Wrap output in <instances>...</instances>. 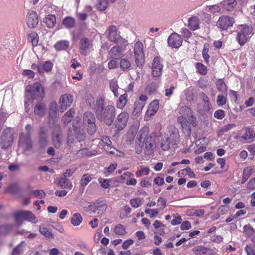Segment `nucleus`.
Listing matches in <instances>:
<instances>
[{
  "mask_svg": "<svg viewBox=\"0 0 255 255\" xmlns=\"http://www.w3.org/2000/svg\"><path fill=\"white\" fill-rule=\"evenodd\" d=\"M94 110L97 119L107 126H111L115 117V108L111 104L106 105L104 100L100 98L97 100L94 105Z\"/></svg>",
  "mask_w": 255,
  "mask_h": 255,
  "instance_id": "1",
  "label": "nucleus"
},
{
  "mask_svg": "<svg viewBox=\"0 0 255 255\" xmlns=\"http://www.w3.org/2000/svg\"><path fill=\"white\" fill-rule=\"evenodd\" d=\"M25 97L27 101L25 102V108L26 112H28L29 109L28 106L29 103H31L34 99H42L44 96V92L41 85L38 83H34L32 86L28 85L25 88Z\"/></svg>",
  "mask_w": 255,
  "mask_h": 255,
  "instance_id": "2",
  "label": "nucleus"
},
{
  "mask_svg": "<svg viewBox=\"0 0 255 255\" xmlns=\"http://www.w3.org/2000/svg\"><path fill=\"white\" fill-rule=\"evenodd\" d=\"M179 114L180 116L178 118V122L180 124L183 128H187L191 132V128L189 126L192 125L194 127L196 125V119L193 115L190 108L186 106L181 107Z\"/></svg>",
  "mask_w": 255,
  "mask_h": 255,
  "instance_id": "3",
  "label": "nucleus"
},
{
  "mask_svg": "<svg viewBox=\"0 0 255 255\" xmlns=\"http://www.w3.org/2000/svg\"><path fill=\"white\" fill-rule=\"evenodd\" d=\"M14 130L11 128H6L0 136V148L2 150H8L12 146L14 140Z\"/></svg>",
  "mask_w": 255,
  "mask_h": 255,
  "instance_id": "4",
  "label": "nucleus"
},
{
  "mask_svg": "<svg viewBox=\"0 0 255 255\" xmlns=\"http://www.w3.org/2000/svg\"><path fill=\"white\" fill-rule=\"evenodd\" d=\"M253 28L247 25H241L237 31L236 39L239 43L243 46L245 45L253 35Z\"/></svg>",
  "mask_w": 255,
  "mask_h": 255,
  "instance_id": "5",
  "label": "nucleus"
},
{
  "mask_svg": "<svg viewBox=\"0 0 255 255\" xmlns=\"http://www.w3.org/2000/svg\"><path fill=\"white\" fill-rule=\"evenodd\" d=\"M96 119L94 114L91 112H85L83 117V126L87 128L88 133L94 134L97 130Z\"/></svg>",
  "mask_w": 255,
  "mask_h": 255,
  "instance_id": "6",
  "label": "nucleus"
},
{
  "mask_svg": "<svg viewBox=\"0 0 255 255\" xmlns=\"http://www.w3.org/2000/svg\"><path fill=\"white\" fill-rule=\"evenodd\" d=\"M18 146L22 149V153L28 156L32 149V142L30 136L21 133L19 136Z\"/></svg>",
  "mask_w": 255,
  "mask_h": 255,
  "instance_id": "7",
  "label": "nucleus"
},
{
  "mask_svg": "<svg viewBox=\"0 0 255 255\" xmlns=\"http://www.w3.org/2000/svg\"><path fill=\"white\" fill-rule=\"evenodd\" d=\"M15 222L20 225L22 220H27L33 223H36L38 220L35 216L30 211L20 210L15 212L14 214Z\"/></svg>",
  "mask_w": 255,
  "mask_h": 255,
  "instance_id": "8",
  "label": "nucleus"
},
{
  "mask_svg": "<svg viewBox=\"0 0 255 255\" xmlns=\"http://www.w3.org/2000/svg\"><path fill=\"white\" fill-rule=\"evenodd\" d=\"M134 53L135 62L137 67L142 68L144 63V54L143 52V45L140 42H137L134 44Z\"/></svg>",
  "mask_w": 255,
  "mask_h": 255,
  "instance_id": "9",
  "label": "nucleus"
},
{
  "mask_svg": "<svg viewBox=\"0 0 255 255\" xmlns=\"http://www.w3.org/2000/svg\"><path fill=\"white\" fill-rule=\"evenodd\" d=\"M128 117V114L126 112H123L118 116L114 124L115 133H119L126 127Z\"/></svg>",
  "mask_w": 255,
  "mask_h": 255,
  "instance_id": "10",
  "label": "nucleus"
},
{
  "mask_svg": "<svg viewBox=\"0 0 255 255\" xmlns=\"http://www.w3.org/2000/svg\"><path fill=\"white\" fill-rule=\"evenodd\" d=\"M106 34L108 35V38L111 41L115 43H119L121 41H125L120 34L118 33V29L116 26L111 25L109 26L106 31Z\"/></svg>",
  "mask_w": 255,
  "mask_h": 255,
  "instance_id": "11",
  "label": "nucleus"
},
{
  "mask_svg": "<svg viewBox=\"0 0 255 255\" xmlns=\"http://www.w3.org/2000/svg\"><path fill=\"white\" fill-rule=\"evenodd\" d=\"M234 22V19L233 17L222 15L219 17L216 25L218 28L224 30L232 26Z\"/></svg>",
  "mask_w": 255,
  "mask_h": 255,
  "instance_id": "12",
  "label": "nucleus"
},
{
  "mask_svg": "<svg viewBox=\"0 0 255 255\" xmlns=\"http://www.w3.org/2000/svg\"><path fill=\"white\" fill-rule=\"evenodd\" d=\"M163 64L159 57H155L152 65V75L153 77H160L162 74Z\"/></svg>",
  "mask_w": 255,
  "mask_h": 255,
  "instance_id": "13",
  "label": "nucleus"
},
{
  "mask_svg": "<svg viewBox=\"0 0 255 255\" xmlns=\"http://www.w3.org/2000/svg\"><path fill=\"white\" fill-rule=\"evenodd\" d=\"M73 102V97L69 94L62 95L59 99V107L63 112L68 107H69Z\"/></svg>",
  "mask_w": 255,
  "mask_h": 255,
  "instance_id": "14",
  "label": "nucleus"
},
{
  "mask_svg": "<svg viewBox=\"0 0 255 255\" xmlns=\"http://www.w3.org/2000/svg\"><path fill=\"white\" fill-rule=\"evenodd\" d=\"M167 41L170 46L178 48L181 45L183 39L179 34L173 32L169 36Z\"/></svg>",
  "mask_w": 255,
  "mask_h": 255,
  "instance_id": "15",
  "label": "nucleus"
},
{
  "mask_svg": "<svg viewBox=\"0 0 255 255\" xmlns=\"http://www.w3.org/2000/svg\"><path fill=\"white\" fill-rule=\"evenodd\" d=\"M169 135H166L171 143L175 145L178 144L179 142V133L178 130L174 127H171L169 130Z\"/></svg>",
  "mask_w": 255,
  "mask_h": 255,
  "instance_id": "16",
  "label": "nucleus"
},
{
  "mask_svg": "<svg viewBox=\"0 0 255 255\" xmlns=\"http://www.w3.org/2000/svg\"><path fill=\"white\" fill-rule=\"evenodd\" d=\"M26 22L29 27H36L38 23V18L36 13L33 11L29 12L26 16Z\"/></svg>",
  "mask_w": 255,
  "mask_h": 255,
  "instance_id": "17",
  "label": "nucleus"
},
{
  "mask_svg": "<svg viewBox=\"0 0 255 255\" xmlns=\"http://www.w3.org/2000/svg\"><path fill=\"white\" fill-rule=\"evenodd\" d=\"M80 53L84 55H87L89 53V49L91 45V42L87 38H83L80 42Z\"/></svg>",
  "mask_w": 255,
  "mask_h": 255,
  "instance_id": "18",
  "label": "nucleus"
},
{
  "mask_svg": "<svg viewBox=\"0 0 255 255\" xmlns=\"http://www.w3.org/2000/svg\"><path fill=\"white\" fill-rule=\"evenodd\" d=\"M219 4L225 10L232 11L236 7L238 2L236 0H224Z\"/></svg>",
  "mask_w": 255,
  "mask_h": 255,
  "instance_id": "19",
  "label": "nucleus"
},
{
  "mask_svg": "<svg viewBox=\"0 0 255 255\" xmlns=\"http://www.w3.org/2000/svg\"><path fill=\"white\" fill-rule=\"evenodd\" d=\"M193 252L195 255H214L212 250L202 246L194 248Z\"/></svg>",
  "mask_w": 255,
  "mask_h": 255,
  "instance_id": "20",
  "label": "nucleus"
},
{
  "mask_svg": "<svg viewBox=\"0 0 255 255\" xmlns=\"http://www.w3.org/2000/svg\"><path fill=\"white\" fill-rule=\"evenodd\" d=\"M124 49L119 46H114L109 51V55L113 59H118L123 56Z\"/></svg>",
  "mask_w": 255,
  "mask_h": 255,
  "instance_id": "21",
  "label": "nucleus"
},
{
  "mask_svg": "<svg viewBox=\"0 0 255 255\" xmlns=\"http://www.w3.org/2000/svg\"><path fill=\"white\" fill-rule=\"evenodd\" d=\"M53 64L50 61H46L43 63H39L38 67V72L40 74H42L44 71L49 72L51 71Z\"/></svg>",
  "mask_w": 255,
  "mask_h": 255,
  "instance_id": "22",
  "label": "nucleus"
},
{
  "mask_svg": "<svg viewBox=\"0 0 255 255\" xmlns=\"http://www.w3.org/2000/svg\"><path fill=\"white\" fill-rule=\"evenodd\" d=\"M159 109V102L157 100H154L148 106L146 112V116L150 117L154 115Z\"/></svg>",
  "mask_w": 255,
  "mask_h": 255,
  "instance_id": "23",
  "label": "nucleus"
},
{
  "mask_svg": "<svg viewBox=\"0 0 255 255\" xmlns=\"http://www.w3.org/2000/svg\"><path fill=\"white\" fill-rule=\"evenodd\" d=\"M39 144L42 148H44L48 144V133L44 128H41L39 130Z\"/></svg>",
  "mask_w": 255,
  "mask_h": 255,
  "instance_id": "24",
  "label": "nucleus"
},
{
  "mask_svg": "<svg viewBox=\"0 0 255 255\" xmlns=\"http://www.w3.org/2000/svg\"><path fill=\"white\" fill-rule=\"evenodd\" d=\"M43 22L49 28L54 27L56 22V18L54 14H48L46 15L43 19Z\"/></svg>",
  "mask_w": 255,
  "mask_h": 255,
  "instance_id": "25",
  "label": "nucleus"
},
{
  "mask_svg": "<svg viewBox=\"0 0 255 255\" xmlns=\"http://www.w3.org/2000/svg\"><path fill=\"white\" fill-rule=\"evenodd\" d=\"M62 135L58 132H54L52 137V144L56 148H59L62 145Z\"/></svg>",
  "mask_w": 255,
  "mask_h": 255,
  "instance_id": "26",
  "label": "nucleus"
},
{
  "mask_svg": "<svg viewBox=\"0 0 255 255\" xmlns=\"http://www.w3.org/2000/svg\"><path fill=\"white\" fill-rule=\"evenodd\" d=\"M69 46V41L68 40H60L54 45V48L56 50H66Z\"/></svg>",
  "mask_w": 255,
  "mask_h": 255,
  "instance_id": "27",
  "label": "nucleus"
},
{
  "mask_svg": "<svg viewBox=\"0 0 255 255\" xmlns=\"http://www.w3.org/2000/svg\"><path fill=\"white\" fill-rule=\"evenodd\" d=\"M148 128L147 127H144L140 129L137 135V138L140 143H144V139L148 136Z\"/></svg>",
  "mask_w": 255,
  "mask_h": 255,
  "instance_id": "28",
  "label": "nucleus"
},
{
  "mask_svg": "<svg viewBox=\"0 0 255 255\" xmlns=\"http://www.w3.org/2000/svg\"><path fill=\"white\" fill-rule=\"evenodd\" d=\"M175 145L171 143L169 139L165 135L162 138L161 141V147L163 150H167L171 147H173Z\"/></svg>",
  "mask_w": 255,
  "mask_h": 255,
  "instance_id": "29",
  "label": "nucleus"
},
{
  "mask_svg": "<svg viewBox=\"0 0 255 255\" xmlns=\"http://www.w3.org/2000/svg\"><path fill=\"white\" fill-rule=\"evenodd\" d=\"M75 132L76 137L79 142L85 139L86 136V133L84 128L81 127L77 128L75 129Z\"/></svg>",
  "mask_w": 255,
  "mask_h": 255,
  "instance_id": "30",
  "label": "nucleus"
},
{
  "mask_svg": "<svg viewBox=\"0 0 255 255\" xmlns=\"http://www.w3.org/2000/svg\"><path fill=\"white\" fill-rule=\"evenodd\" d=\"M62 24L68 29L73 28L75 25V20L71 17H66L63 19Z\"/></svg>",
  "mask_w": 255,
  "mask_h": 255,
  "instance_id": "31",
  "label": "nucleus"
},
{
  "mask_svg": "<svg viewBox=\"0 0 255 255\" xmlns=\"http://www.w3.org/2000/svg\"><path fill=\"white\" fill-rule=\"evenodd\" d=\"M4 46L5 49H8L9 51H12L16 46L15 38L13 37H10L9 38L5 40V41H4Z\"/></svg>",
  "mask_w": 255,
  "mask_h": 255,
  "instance_id": "32",
  "label": "nucleus"
},
{
  "mask_svg": "<svg viewBox=\"0 0 255 255\" xmlns=\"http://www.w3.org/2000/svg\"><path fill=\"white\" fill-rule=\"evenodd\" d=\"M58 184L61 188L68 189H71L73 186L72 183L67 178L65 177H61Z\"/></svg>",
  "mask_w": 255,
  "mask_h": 255,
  "instance_id": "33",
  "label": "nucleus"
},
{
  "mask_svg": "<svg viewBox=\"0 0 255 255\" xmlns=\"http://www.w3.org/2000/svg\"><path fill=\"white\" fill-rule=\"evenodd\" d=\"M128 101V95L125 93L121 95L117 102V107L122 109L126 105Z\"/></svg>",
  "mask_w": 255,
  "mask_h": 255,
  "instance_id": "34",
  "label": "nucleus"
},
{
  "mask_svg": "<svg viewBox=\"0 0 255 255\" xmlns=\"http://www.w3.org/2000/svg\"><path fill=\"white\" fill-rule=\"evenodd\" d=\"M188 27L192 30L199 28L198 18L196 17H192L189 19Z\"/></svg>",
  "mask_w": 255,
  "mask_h": 255,
  "instance_id": "35",
  "label": "nucleus"
},
{
  "mask_svg": "<svg viewBox=\"0 0 255 255\" xmlns=\"http://www.w3.org/2000/svg\"><path fill=\"white\" fill-rule=\"evenodd\" d=\"M83 218L80 213H75L71 219V224L74 226H79L82 222Z\"/></svg>",
  "mask_w": 255,
  "mask_h": 255,
  "instance_id": "36",
  "label": "nucleus"
},
{
  "mask_svg": "<svg viewBox=\"0 0 255 255\" xmlns=\"http://www.w3.org/2000/svg\"><path fill=\"white\" fill-rule=\"evenodd\" d=\"M243 229L244 233L248 237L252 238L253 240L255 239L253 236L255 234V230L250 224L245 225Z\"/></svg>",
  "mask_w": 255,
  "mask_h": 255,
  "instance_id": "37",
  "label": "nucleus"
},
{
  "mask_svg": "<svg viewBox=\"0 0 255 255\" xmlns=\"http://www.w3.org/2000/svg\"><path fill=\"white\" fill-rule=\"evenodd\" d=\"M45 110V108L44 104L41 102H38L35 105L34 112L35 114L39 116H42L44 114Z\"/></svg>",
  "mask_w": 255,
  "mask_h": 255,
  "instance_id": "38",
  "label": "nucleus"
},
{
  "mask_svg": "<svg viewBox=\"0 0 255 255\" xmlns=\"http://www.w3.org/2000/svg\"><path fill=\"white\" fill-rule=\"evenodd\" d=\"M216 85L219 91L222 92V93H225L227 92V86L222 79H218L216 82Z\"/></svg>",
  "mask_w": 255,
  "mask_h": 255,
  "instance_id": "39",
  "label": "nucleus"
},
{
  "mask_svg": "<svg viewBox=\"0 0 255 255\" xmlns=\"http://www.w3.org/2000/svg\"><path fill=\"white\" fill-rule=\"evenodd\" d=\"M75 114L74 111L71 109H70L63 116V120L65 124L70 123L74 117Z\"/></svg>",
  "mask_w": 255,
  "mask_h": 255,
  "instance_id": "40",
  "label": "nucleus"
},
{
  "mask_svg": "<svg viewBox=\"0 0 255 255\" xmlns=\"http://www.w3.org/2000/svg\"><path fill=\"white\" fill-rule=\"evenodd\" d=\"M110 88L112 91L113 92L115 97H117L119 95L118 93L119 86L117 81L115 80H112L110 82Z\"/></svg>",
  "mask_w": 255,
  "mask_h": 255,
  "instance_id": "41",
  "label": "nucleus"
},
{
  "mask_svg": "<svg viewBox=\"0 0 255 255\" xmlns=\"http://www.w3.org/2000/svg\"><path fill=\"white\" fill-rule=\"evenodd\" d=\"M28 40L30 41L33 46H36L38 42V35L35 32H31L28 34Z\"/></svg>",
  "mask_w": 255,
  "mask_h": 255,
  "instance_id": "42",
  "label": "nucleus"
},
{
  "mask_svg": "<svg viewBox=\"0 0 255 255\" xmlns=\"http://www.w3.org/2000/svg\"><path fill=\"white\" fill-rule=\"evenodd\" d=\"M253 169L251 167H248L244 169L242 183H244L252 174Z\"/></svg>",
  "mask_w": 255,
  "mask_h": 255,
  "instance_id": "43",
  "label": "nucleus"
},
{
  "mask_svg": "<svg viewBox=\"0 0 255 255\" xmlns=\"http://www.w3.org/2000/svg\"><path fill=\"white\" fill-rule=\"evenodd\" d=\"M131 66V63L130 61L125 58L122 59L120 61V68L123 70L125 71L128 69Z\"/></svg>",
  "mask_w": 255,
  "mask_h": 255,
  "instance_id": "44",
  "label": "nucleus"
},
{
  "mask_svg": "<svg viewBox=\"0 0 255 255\" xmlns=\"http://www.w3.org/2000/svg\"><path fill=\"white\" fill-rule=\"evenodd\" d=\"M114 232L118 235H124L127 233L125 227L122 224L116 225L114 229Z\"/></svg>",
  "mask_w": 255,
  "mask_h": 255,
  "instance_id": "45",
  "label": "nucleus"
},
{
  "mask_svg": "<svg viewBox=\"0 0 255 255\" xmlns=\"http://www.w3.org/2000/svg\"><path fill=\"white\" fill-rule=\"evenodd\" d=\"M208 8V11L215 14L216 13H220L221 11V5L219 4H214L207 6Z\"/></svg>",
  "mask_w": 255,
  "mask_h": 255,
  "instance_id": "46",
  "label": "nucleus"
},
{
  "mask_svg": "<svg viewBox=\"0 0 255 255\" xmlns=\"http://www.w3.org/2000/svg\"><path fill=\"white\" fill-rule=\"evenodd\" d=\"M108 1L107 0H99L97 4V7L100 11L104 10L108 6Z\"/></svg>",
  "mask_w": 255,
  "mask_h": 255,
  "instance_id": "47",
  "label": "nucleus"
},
{
  "mask_svg": "<svg viewBox=\"0 0 255 255\" xmlns=\"http://www.w3.org/2000/svg\"><path fill=\"white\" fill-rule=\"evenodd\" d=\"M39 231L41 234L45 237L49 238H54V235L46 227H40Z\"/></svg>",
  "mask_w": 255,
  "mask_h": 255,
  "instance_id": "48",
  "label": "nucleus"
},
{
  "mask_svg": "<svg viewBox=\"0 0 255 255\" xmlns=\"http://www.w3.org/2000/svg\"><path fill=\"white\" fill-rule=\"evenodd\" d=\"M157 88V85L154 83H151L147 85L145 89V91L148 94H152L156 91Z\"/></svg>",
  "mask_w": 255,
  "mask_h": 255,
  "instance_id": "49",
  "label": "nucleus"
},
{
  "mask_svg": "<svg viewBox=\"0 0 255 255\" xmlns=\"http://www.w3.org/2000/svg\"><path fill=\"white\" fill-rule=\"evenodd\" d=\"M92 180L91 177L89 174H84L81 180V185L82 186H86Z\"/></svg>",
  "mask_w": 255,
  "mask_h": 255,
  "instance_id": "50",
  "label": "nucleus"
},
{
  "mask_svg": "<svg viewBox=\"0 0 255 255\" xmlns=\"http://www.w3.org/2000/svg\"><path fill=\"white\" fill-rule=\"evenodd\" d=\"M23 243H21L15 248L13 250L12 255H20L22 254L23 251Z\"/></svg>",
  "mask_w": 255,
  "mask_h": 255,
  "instance_id": "51",
  "label": "nucleus"
},
{
  "mask_svg": "<svg viewBox=\"0 0 255 255\" xmlns=\"http://www.w3.org/2000/svg\"><path fill=\"white\" fill-rule=\"evenodd\" d=\"M13 226L11 224L3 225L0 226L2 235L5 234L12 229Z\"/></svg>",
  "mask_w": 255,
  "mask_h": 255,
  "instance_id": "52",
  "label": "nucleus"
},
{
  "mask_svg": "<svg viewBox=\"0 0 255 255\" xmlns=\"http://www.w3.org/2000/svg\"><path fill=\"white\" fill-rule=\"evenodd\" d=\"M31 195H33L35 197L37 198H44L45 196V193L42 190H35L31 192Z\"/></svg>",
  "mask_w": 255,
  "mask_h": 255,
  "instance_id": "53",
  "label": "nucleus"
},
{
  "mask_svg": "<svg viewBox=\"0 0 255 255\" xmlns=\"http://www.w3.org/2000/svg\"><path fill=\"white\" fill-rule=\"evenodd\" d=\"M57 105L56 102H52L50 106L49 115L50 116H54L56 114Z\"/></svg>",
  "mask_w": 255,
  "mask_h": 255,
  "instance_id": "54",
  "label": "nucleus"
},
{
  "mask_svg": "<svg viewBox=\"0 0 255 255\" xmlns=\"http://www.w3.org/2000/svg\"><path fill=\"white\" fill-rule=\"evenodd\" d=\"M227 98L223 95H218L217 98V103L218 106H223L226 104Z\"/></svg>",
  "mask_w": 255,
  "mask_h": 255,
  "instance_id": "55",
  "label": "nucleus"
},
{
  "mask_svg": "<svg viewBox=\"0 0 255 255\" xmlns=\"http://www.w3.org/2000/svg\"><path fill=\"white\" fill-rule=\"evenodd\" d=\"M7 117V114L5 113L2 109L0 110V130H1V124L5 121Z\"/></svg>",
  "mask_w": 255,
  "mask_h": 255,
  "instance_id": "56",
  "label": "nucleus"
},
{
  "mask_svg": "<svg viewBox=\"0 0 255 255\" xmlns=\"http://www.w3.org/2000/svg\"><path fill=\"white\" fill-rule=\"evenodd\" d=\"M154 143L145 144V153L147 155H150L153 152Z\"/></svg>",
  "mask_w": 255,
  "mask_h": 255,
  "instance_id": "57",
  "label": "nucleus"
},
{
  "mask_svg": "<svg viewBox=\"0 0 255 255\" xmlns=\"http://www.w3.org/2000/svg\"><path fill=\"white\" fill-rule=\"evenodd\" d=\"M255 135V133L253 130H248L244 135L242 136V137L245 139H250L254 138Z\"/></svg>",
  "mask_w": 255,
  "mask_h": 255,
  "instance_id": "58",
  "label": "nucleus"
},
{
  "mask_svg": "<svg viewBox=\"0 0 255 255\" xmlns=\"http://www.w3.org/2000/svg\"><path fill=\"white\" fill-rule=\"evenodd\" d=\"M225 116V112L222 110H218L216 111L214 114L215 118L220 120L223 119Z\"/></svg>",
  "mask_w": 255,
  "mask_h": 255,
  "instance_id": "59",
  "label": "nucleus"
},
{
  "mask_svg": "<svg viewBox=\"0 0 255 255\" xmlns=\"http://www.w3.org/2000/svg\"><path fill=\"white\" fill-rule=\"evenodd\" d=\"M22 75L28 78L32 79L34 77L35 73L31 70H24L23 71Z\"/></svg>",
  "mask_w": 255,
  "mask_h": 255,
  "instance_id": "60",
  "label": "nucleus"
},
{
  "mask_svg": "<svg viewBox=\"0 0 255 255\" xmlns=\"http://www.w3.org/2000/svg\"><path fill=\"white\" fill-rule=\"evenodd\" d=\"M149 171L150 169L149 168L142 167L140 170H137L136 172V175L137 176H140L143 173H145L146 175H148Z\"/></svg>",
  "mask_w": 255,
  "mask_h": 255,
  "instance_id": "61",
  "label": "nucleus"
},
{
  "mask_svg": "<svg viewBox=\"0 0 255 255\" xmlns=\"http://www.w3.org/2000/svg\"><path fill=\"white\" fill-rule=\"evenodd\" d=\"M141 199L139 198H135L130 200V203L134 208H137L141 204Z\"/></svg>",
  "mask_w": 255,
  "mask_h": 255,
  "instance_id": "62",
  "label": "nucleus"
},
{
  "mask_svg": "<svg viewBox=\"0 0 255 255\" xmlns=\"http://www.w3.org/2000/svg\"><path fill=\"white\" fill-rule=\"evenodd\" d=\"M107 209L106 204L97 205L96 211H98L97 214L99 215L102 214Z\"/></svg>",
  "mask_w": 255,
  "mask_h": 255,
  "instance_id": "63",
  "label": "nucleus"
},
{
  "mask_svg": "<svg viewBox=\"0 0 255 255\" xmlns=\"http://www.w3.org/2000/svg\"><path fill=\"white\" fill-rule=\"evenodd\" d=\"M197 69L200 74L205 75L207 73V69L205 66L201 63H197Z\"/></svg>",
  "mask_w": 255,
  "mask_h": 255,
  "instance_id": "64",
  "label": "nucleus"
}]
</instances>
